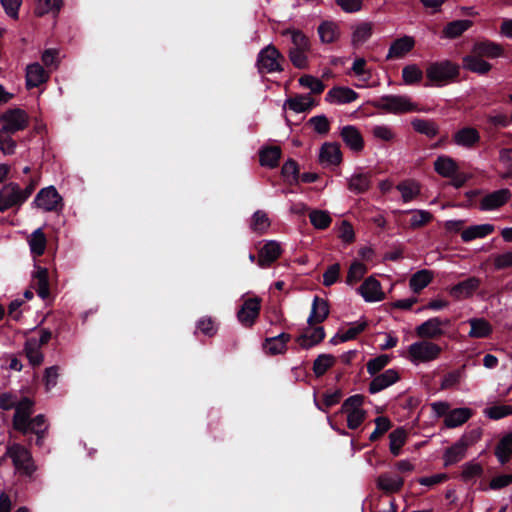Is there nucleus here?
Instances as JSON below:
<instances>
[{"mask_svg": "<svg viewBox=\"0 0 512 512\" xmlns=\"http://www.w3.org/2000/svg\"><path fill=\"white\" fill-rule=\"evenodd\" d=\"M290 340V335L287 333H281L277 336L267 338L263 345L266 353L270 355L282 354L286 350V345Z\"/></svg>", "mask_w": 512, "mask_h": 512, "instance_id": "28", "label": "nucleus"}, {"mask_svg": "<svg viewBox=\"0 0 512 512\" xmlns=\"http://www.w3.org/2000/svg\"><path fill=\"white\" fill-rule=\"evenodd\" d=\"M458 66L448 60L429 65L426 74L430 81L436 84L445 83L458 75Z\"/></svg>", "mask_w": 512, "mask_h": 512, "instance_id": "6", "label": "nucleus"}, {"mask_svg": "<svg viewBox=\"0 0 512 512\" xmlns=\"http://www.w3.org/2000/svg\"><path fill=\"white\" fill-rule=\"evenodd\" d=\"M400 376L397 370L387 369L383 373L376 375L369 384L371 394L378 393L399 380Z\"/></svg>", "mask_w": 512, "mask_h": 512, "instance_id": "16", "label": "nucleus"}, {"mask_svg": "<svg viewBox=\"0 0 512 512\" xmlns=\"http://www.w3.org/2000/svg\"><path fill=\"white\" fill-rule=\"evenodd\" d=\"M325 337V332L323 327H315L311 329V331H307L304 334H302L298 339L297 342L299 345L305 349H308L314 345H317L320 343Z\"/></svg>", "mask_w": 512, "mask_h": 512, "instance_id": "38", "label": "nucleus"}, {"mask_svg": "<svg viewBox=\"0 0 512 512\" xmlns=\"http://www.w3.org/2000/svg\"><path fill=\"white\" fill-rule=\"evenodd\" d=\"M298 81L300 86L309 89L312 93L315 94L322 93L325 88L323 82L312 75H303L299 78Z\"/></svg>", "mask_w": 512, "mask_h": 512, "instance_id": "56", "label": "nucleus"}, {"mask_svg": "<svg viewBox=\"0 0 512 512\" xmlns=\"http://www.w3.org/2000/svg\"><path fill=\"white\" fill-rule=\"evenodd\" d=\"M336 363V358L331 354L319 355L313 363V372L317 377L326 373Z\"/></svg>", "mask_w": 512, "mask_h": 512, "instance_id": "49", "label": "nucleus"}, {"mask_svg": "<svg viewBox=\"0 0 512 512\" xmlns=\"http://www.w3.org/2000/svg\"><path fill=\"white\" fill-rule=\"evenodd\" d=\"M371 186V177L369 173H354L348 179V188L354 193H364Z\"/></svg>", "mask_w": 512, "mask_h": 512, "instance_id": "37", "label": "nucleus"}, {"mask_svg": "<svg viewBox=\"0 0 512 512\" xmlns=\"http://www.w3.org/2000/svg\"><path fill=\"white\" fill-rule=\"evenodd\" d=\"M328 314L329 308L327 302L316 296L313 299L311 313L307 319V322L309 325L321 323L327 318Z\"/></svg>", "mask_w": 512, "mask_h": 512, "instance_id": "29", "label": "nucleus"}, {"mask_svg": "<svg viewBox=\"0 0 512 512\" xmlns=\"http://www.w3.org/2000/svg\"><path fill=\"white\" fill-rule=\"evenodd\" d=\"M358 291L367 302H378L384 299L381 284L373 277L367 278L358 288Z\"/></svg>", "mask_w": 512, "mask_h": 512, "instance_id": "19", "label": "nucleus"}, {"mask_svg": "<svg viewBox=\"0 0 512 512\" xmlns=\"http://www.w3.org/2000/svg\"><path fill=\"white\" fill-rule=\"evenodd\" d=\"M415 46V39L405 35L393 41L389 47L387 59H401L405 57Z\"/></svg>", "mask_w": 512, "mask_h": 512, "instance_id": "17", "label": "nucleus"}, {"mask_svg": "<svg viewBox=\"0 0 512 512\" xmlns=\"http://www.w3.org/2000/svg\"><path fill=\"white\" fill-rule=\"evenodd\" d=\"M472 416V410L466 407L450 410L444 418V424L447 428H456L467 422Z\"/></svg>", "mask_w": 512, "mask_h": 512, "instance_id": "27", "label": "nucleus"}, {"mask_svg": "<svg viewBox=\"0 0 512 512\" xmlns=\"http://www.w3.org/2000/svg\"><path fill=\"white\" fill-rule=\"evenodd\" d=\"M371 104L376 109L394 115L420 111L418 104L408 95H383Z\"/></svg>", "mask_w": 512, "mask_h": 512, "instance_id": "2", "label": "nucleus"}, {"mask_svg": "<svg viewBox=\"0 0 512 512\" xmlns=\"http://www.w3.org/2000/svg\"><path fill=\"white\" fill-rule=\"evenodd\" d=\"M366 272H367L366 266L359 261H355L351 264V266L348 270L346 282L348 284H354V283L360 281Z\"/></svg>", "mask_w": 512, "mask_h": 512, "instance_id": "59", "label": "nucleus"}, {"mask_svg": "<svg viewBox=\"0 0 512 512\" xmlns=\"http://www.w3.org/2000/svg\"><path fill=\"white\" fill-rule=\"evenodd\" d=\"M270 227V220L267 216V214L262 211L258 210L253 214L251 228L258 233L265 232Z\"/></svg>", "mask_w": 512, "mask_h": 512, "instance_id": "58", "label": "nucleus"}, {"mask_svg": "<svg viewBox=\"0 0 512 512\" xmlns=\"http://www.w3.org/2000/svg\"><path fill=\"white\" fill-rule=\"evenodd\" d=\"M34 285L39 297L45 299L49 295L48 271L42 267H36Z\"/></svg>", "mask_w": 512, "mask_h": 512, "instance_id": "41", "label": "nucleus"}, {"mask_svg": "<svg viewBox=\"0 0 512 512\" xmlns=\"http://www.w3.org/2000/svg\"><path fill=\"white\" fill-rule=\"evenodd\" d=\"M472 24V21L469 19L452 21L445 26L443 30V36L449 39L456 38L467 31L472 26Z\"/></svg>", "mask_w": 512, "mask_h": 512, "instance_id": "39", "label": "nucleus"}, {"mask_svg": "<svg viewBox=\"0 0 512 512\" xmlns=\"http://www.w3.org/2000/svg\"><path fill=\"white\" fill-rule=\"evenodd\" d=\"M309 49H290L289 57L297 68H305L308 64L307 51Z\"/></svg>", "mask_w": 512, "mask_h": 512, "instance_id": "64", "label": "nucleus"}, {"mask_svg": "<svg viewBox=\"0 0 512 512\" xmlns=\"http://www.w3.org/2000/svg\"><path fill=\"white\" fill-rule=\"evenodd\" d=\"M33 406L34 402L28 398H24L19 401L13 417V427L23 434H27L29 432L35 433L40 439L43 437L48 425L44 416L41 414L30 419V415L33 412Z\"/></svg>", "mask_w": 512, "mask_h": 512, "instance_id": "1", "label": "nucleus"}, {"mask_svg": "<svg viewBox=\"0 0 512 512\" xmlns=\"http://www.w3.org/2000/svg\"><path fill=\"white\" fill-rule=\"evenodd\" d=\"M281 149L278 146L265 147L260 151V163L262 166L274 168L278 165Z\"/></svg>", "mask_w": 512, "mask_h": 512, "instance_id": "42", "label": "nucleus"}, {"mask_svg": "<svg viewBox=\"0 0 512 512\" xmlns=\"http://www.w3.org/2000/svg\"><path fill=\"white\" fill-rule=\"evenodd\" d=\"M2 128L7 133H15L23 130L28 124V115L22 109H10L3 113L0 117Z\"/></svg>", "mask_w": 512, "mask_h": 512, "instance_id": "10", "label": "nucleus"}, {"mask_svg": "<svg viewBox=\"0 0 512 512\" xmlns=\"http://www.w3.org/2000/svg\"><path fill=\"white\" fill-rule=\"evenodd\" d=\"M484 414L490 419H501L512 414V405H499L486 408Z\"/></svg>", "mask_w": 512, "mask_h": 512, "instance_id": "62", "label": "nucleus"}, {"mask_svg": "<svg viewBox=\"0 0 512 512\" xmlns=\"http://www.w3.org/2000/svg\"><path fill=\"white\" fill-rule=\"evenodd\" d=\"M261 299L251 297L246 299L237 312L238 321L245 327H251L259 316Z\"/></svg>", "mask_w": 512, "mask_h": 512, "instance_id": "12", "label": "nucleus"}, {"mask_svg": "<svg viewBox=\"0 0 512 512\" xmlns=\"http://www.w3.org/2000/svg\"><path fill=\"white\" fill-rule=\"evenodd\" d=\"M25 352L32 365H39L42 362L43 355L40 351V341L36 338H29L26 341Z\"/></svg>", "mask_w": 512, "mask_h": 512, "instance_id": "48", "label": "nucleus"}, {"mask_svg": "<svg viewBox=\"0 0 512 512\" xmlns=\"http://www.w3.org/2000/svg\"><path fill=\"white\" fill-rule=\"evenodd\" d=\"M33 204L45 212L58 211L63 207L62 197L54 186L41 189L37 193Z\"/></svg>", "mask_w": 512, "mask_h": 512, "instance_id": "7", "label": "nucleus"}, {"mask_svg": "<svg viewBox=\"0 0 512 512\" xmlns=\"http://www.w3.org/2000/svg\"><path fill=\"white\" fill-rule=\"evenodd\" d=\"M468 323L470 324L468 335L471 338H486L492 333L491 324L484 318H471Z\"/></svg>", "mask_w": 512, "mask_h": 512, "instance_id": "32", "label": "nucleus"}, {"mask_svg": "<svg viewBox=\"0 0 512 512\" xmlns=\"http://www.w3.org/2000/svg\"><path fill=\"white\" fill-rule=\"evenodd\" d=\"M468 447L469 443L466 439L461 438L456 441L445 451L443 455L444 465L449 466L462 460L466 455Z\"/></svg>", "mask_w": 512, "mask_h": 512, "instance_id": "23", "label": "nucleus"}, {"mask_svg": "<svg viewBox=\"0 0 512 512\" xmlns=\"http://www.w3.org/2000/svg\"><path fill=\"white\" fill-rule=\"evenodd\" d=\"M348 75L357 78L355 84L358 88L375 87L378 83L372 80V70L367 66L366 60L362 57L354 59Z\"/></svg>", "mask_w": 512, "mask_h": 512, "instance_id": "11", "label": "nucleus"}, {"mask_svg": "<svg viewBox=\"0 0 512 512\" xmlns=\"http://www.w3.org/2000/svg\"><path fill=\"white\" fill-rule=\"evenodd\" d=\"M422 78L423 72L416 64L406 65L402 69V79L406 85L419 83Z\"/></svg>", "mask_w": 512, "mask_h": 512, "instance_id": "53", "label": "nucleus"}, {"mask_svg": "<svg viewBox=\"0 0 512 512\" xmlns=\"http://www.w3.org/2000/svg\"><path fill=\"white\" fill-rule=\"evenodd\" d=\"M281 253L282 248L279 242L275 240L267 241L259 251L258 265L261 267L270 265L278 259Z\"/></svg>", "mask_w": 512, "mask_h": 512, "instance_id": "22", "label": "nucleus"}, {"mask_svg": "<svg viewBox=\"0 0 512 512\" xmlns=\"http://www.w3.org/2000/svg\"><path fill=\"white\" fill-rule=\"evenodd\" d=\"M284 35H289L293 43V49H309L308 38L299 30H286Z\"/></svg>", "mask_w": 512, "mask_h": 512, "instance_id": "61", "label": "nucleus"}, {"mask_svg": "<svg viewBox=\"0 0 512 512\" xmlns=\"http://www.w3.org/2000/svg\"><path fill=\"white\" fill-rule=\"evenodd\" d=\"M314 106V101L310 95H298L288 98L284 103V109L289 108L295 113L309 111Z\"/></svg>", "mask_w": 512, "mask_h": 512, "instance_id": "33", "label": "nucleus"}, {"mask_svg": "<svg viewBox=\"0 0 512 512\" xmlns=\"http://www.w3.org/2000/svg\"><path fill=\"white\" fill-rule=\"evenodd\" d=\"M374 139L383 142H393L396 138L395 130L388 124H377L371 128Z\"/></svg>", "mask_w": 512, "mask_h": 512, "instance_id": "47", "label": "nucleus"}, {"mask_svg": "<svg viewBox=\"0 0 512 512\" xmlns=\"http://www.w3.org/2000/svg\"><path fill=\"white\" fill-rule=\"evenodd\" d=\"M512 454V433L505 435L495 449V455L501 464H505Z\"/></svg>", "mask_w": 512, "mask_h": 512, "instance_id": "46", "label": "nucleus"}, {"mask_svg": "<svg viewBox=\"0 0 512 512\" xmlns=\"http://www.w3.org/2000/svg\"><path fill=\"white\" fill-rule=\"evenodd\" d=\"M390 451L394 456H398L400 454L402 446L406 441V432L402 428H398L390 433Z\"/></svg>", "mask_w": 512, "mask_h": 512, "instance_id": "54", "label": "nucleus"}, {"mask_svg": "<svg viewBox=\"0 0 512 512\" xmlns=\"http://www.w3.org/2000/svg\"><path fill=\"white\" fill-rule=\"evenodd\" d=\"M435 171L443 177H452L458 171L457 163L449 156H439L434 162Z\"/></svg>", "mask_w": 512, "mask_h": 512, "instance_id": "36", "label": "nucleus"}, {"mask_svg": "<svg viewBox=\"0 0 512 512\" xmlns=\"http://www.w3.org/2000/svg\"><path fill=\"white\" fill-rule=\"evenodd\" d=\"M511 198L509 189L503 188L485 195L480 201V209L492 211L503 206Z\"/></svg>", "mask_w": 512, "mask_h": 512, "instance_id": "14", "label": "nucleus"}, {"mask_svg": "<svg viewBox=\"0 0 512 512\" xmlns=\"http://www.w3.org/2000/svg\"><path fill=\"white\" fill-rule=\"evenodd\" d=\"M480 139L479 131L470 126L460 128L452 136L453 143L464 149L474 148L480 142Z\"/></svg>", "mask_w": 512, "mask_h": 512, "instance_id": "13", "label": "nucleus"}, {"mask_svg": "<svg viewBox=\"0 0 512 512\" xmlns=\"http://www.w3.org/2000/svg\"><path fill=\"white\" fill-rule=\"evenodd\" d=\"M471 52L476 53L480 57L498 58L503 54V48L500 44L485 40L475 43Z\"/></svg>", "mask_w": 512, "mask_h": 512, "instance_id": "25", "label": "nucleus"}, {"mask_svg": "<svg viewBox=\"0 0 512 512\" xmlns=\"http://www.w3.org/2000/svg\"><path fill=\"white\" fill-rule=\"evenodd\" d=\"M451 321L447 318L432 317L415 328L418 337L430 340L445 334V327L450 326Z\"/></svg>", "mask_w": 512, "mask_h": 512, "instance_id": "8", "label": "nucleus"}, {"mask_svg": "<svg viewBox=\"0 0 512 512\" xmlns=\"http://www.w3.org/2000/svg\"><path fill=\"white\" fill-rule=\"evenodd\" d=\"M282 176L289 184L299 183V170L295 161L288 160L282 167Z\"/></svg>", "mask_w": 512, "mask_h": 512, "instance_id": "55", "label": "nucleus"}, {"mask_svg": "<svg viewBox=\"0 0 512 512\" xmlns=\"http://www.w3.org/2000/svg\"><path fill=\"white\" fill-rule=\"evenodd\" d=\"M483 472L482 466L476 461H470L462 467V478L465 481L473 480L479 477Z\"/></svg>", "mask_w": 512, "mask_h": 512, "instance_id": "60", "label": "nucleus"}, {"mask_svg": "<svg viewBox=\"0 0 512 512\" xmlns=\"http://www.w3.org/2000/svg\"><path fill=\"white\" fill-rule=\"evenodd\" d=\"M6 456L11 459L16 474L30 477L36 471L30 451L21 444L13 443L8 445Z\"/></svg>", "mask_w": 512, "mask_h": 512, "instance_id": "3", "label": "nucleus"}, {"mask_svg": "<svg viewBox=\"0 0 512 512\" xmlns=\"http://www.w3.org/2000/svg\"><path fill=\"white\" fill-rule=\"evenodd\" d=\"M309 219L313 227L319 230L328 228L332 222L330 214L324 210H312Z\"/></svg>", "mask_w": 512, "mask_h": 512, "instance_id": "50", "label": "nucleus"}, {"mask_svg": "<svg viewBox=\"0 0 512 512\" xmlns=\"http://www.w3.org/2000/svg\"><path fill=\"white\" fill-rule=\"evenodd\" d=\"M358 93L353 89L345 86H338L330 89L326 94L325 100L333 104H347L355 101Z\"/></svg>", "mask_w": 512, "mask_h": 512, "instance_id": "20", "label": "nucleus"}, {"mask_svg": "<svg viewBox=\"0 0 512 512\" xmlns=\"http://www.w3.org/2000/svg\"><path fill=\"white\" fill-rule=\"evenodd\" d=\"M372 24L363 22L355 25L352 32V45L361 46L364 44L372 35Z\"/></svg>", "mask_w": 512, "mask_h": 512, "instance_id": "40", "label": "nucleus"}, {"mask_svg": "<svg viewBox=\"0 0 512 512\" xmlns=\"http://www.w3.org/2000/svg\"><path fill=\"white\" fill-rule=\"evenodd\" d=\"M462 64L464 69L481 75L488 73L492 68L489 62L473 52L463 57Z\"/></svg>", "mask_w": 512, "mask_h": 512, "instance_id": "24", "label": "nucleus"}, {"mask_svg": "<svg viewBox=\"0 0 512 512\" xmlns=\"http://www.w3.org/2000/svg\"><path fill=\"white\" fill-rule=\"evenodd\" d=\"M377 487L386 493H395L403 486V479L398 475L382 474L377 478Z\"/></svg>", "mask_w": 512, "mask_h": 512, "instance_id": "30", "label": "nucleus"}, {"mask_svg": "<svg viewBox=\"0 0 512 512\" xmlns=\"http://www.w3.org/2000/svg\"><path fill=\"white\" fill-rule=\"evenodd\" d=\"M407 352L410 362L418 365L437 360L441 355L442 348L437 343L422 338L410 344Z\"/></svg>", "mask_w": 512, "mask_h": 512, "instance_id": "4", "label": "nucleus"}, {"mask_svg": "<svg viewBox=\"0 0 512 512\" xmlns=\"http://www.w3.org/2000/svg\"><path fill=\"white\" fill-rule=\"evenodd\" d=\"M284 57L273 45L263 48L257 57V67L261 73H273L282 71Z\"/></svg>", "mask_w": 512, "mask_h": 512, "instance_id": "5", "label": "nucleus"}, {"mask_svg": "<svg viewBox=\"0 0 512 512\" xmlns=\"http://www.w3.org/2000/svg\"><path fill=\"white\" fill-rule=\"evenodd\" d=\"M411 125L416 132L425 134L428 137H434L438 133L437 125L430 120L416 118L411 121Z\"/></svg>", "mask_w": 512, "mask_h": 512, "instance_id": "51", "label": "nucleus"}, {"mask_svg": "<svg viewBox=\"0 0 512 512\" xmlns=\"http://www.w3.org/2000/svg\"><path fill=\"white\" fill-rule=\"evenodd\" d=\"M410 227L413 229L424 226L432 220V214L426 210H410Z\"/></svg>", "mask_w": 512, "mask_h": 512, "instance_id": "57", "label": "nucleus"}, {"mask_svg": "<svg viewBox=\"0 0 512 512\" xmlns=\"http://www.w3.org/2000/svg\"><path fill=\"white\" fill-rule=\"evenodd\" d=\"M433 273L430 270H420L412 275L409 285L412 291L419 292L430 284Z\"/></svg>", "mask_w": 512, "mask_h": 512, "instance_id": "44", "label": "nucleus"}, {"mask_svg": "<svg viewBox=\"0 0 512 512\" xmlns=\"http://www.w3.org/2000/svg\"><path fill=\"white\" fill-rule=\"evenodd\" d=\"M46 237L41 228L36 229L28 238L30 251L35 256H40L46 248Z\"/></svg>", "mask_w": 512, "mask_h": 512, "instance_id": "43", "label": "nucleus"}, {"mask_svg": "<svg viewBox=\"0 0 512 512\" xmlns=\"http://www.w3.org/2000/svg\"><path fill=\"white\" fill-rule=\"evenodd\" d=\"M319 161L324 167L339 165L342 161L340 146L336 143H324L319 151Z\"/></svg>", "mask_w": 512, "mask_h": 512, "instance_id": "15", "label": "nucleus"}, {"mask_svg": "<svg viewBox=\"0 0 512 512\" xmlns=\"http://www.w3.org/2000/svg\"><path fill=\"white\" fill-rule=\"evenodd\" d=\"M341 137L349 149L354 152H361L364 148V139L355 126L347 125L341 129Z\"/></svg>", "mask_w": 512, "mask_h": 512, "instance_id": "21", "label": "nucleus"}, {"mask_svg": "<svg viewBox=\"0 0 512 512\" xmlns=\"http://www.w3.org/2000/svg\"><path fill=\"white\" fill-rule=\"evenodd\" d=\"M367 323L364 320H359L351 324V326L345 330L337 333L332 339L331 343L339 344L354 339L359 333H361Z\"/></svg>", "mask_w": 512, "mask_h": 512, "instance_id": "35", "label": "nucleus"}, {"mask_svg": "<svg viewBox=\"0 0 512 512\" xmlns=\"http://www.w3.org/2000/svg\"><path fill=\"white\" fill-rule=\"evenodd\" d=\"M397 190L400 192L403 202L407 203L419 195L420 185L413 180H407L398 184Z\"/></svg>", "mask_w": 512, "mask_h": 512, "instance_id": "45", "label": "nucleus"}, {"mask_svg": "<svg viewBox=\"0 0 512 512\" xmlns=\"http://www.w3.org/2000/svg\"><path fill=\"white\" fill-rule=\"evenodd\" d=\"M390 362L388 355H380L368 361L367 371L370 375H375Z\"/></svg>", "mask_w": 512, "mask_h": 512, "instance_id": "63", "label": "nucleus"}, {"mask_svg": "<svg viewBox=\"0 0 512 512\" xmlns=\"http://www.w3.org/2000/svg\"><path fill=\"white\" fill-rule=\"evenodd\" d=\"M493 231L494 226L488 223L473 225L462 231L461 238L464 242H469L474 239L483 238L491 234Z\"/></svg>", "mask_w": 512, "mask_h": 512, "instance_id": "34", "label": "nucleus"}, {"mask_svg": "<svg viewBox=\"0 0 512 512\" xmlns=\"http://www.w3.org/2000/svg\"><path fill=\"white\" fill-rule=\"evenodd\" d=\"M27 200V194H22V189L16 183H8L0 190V212L12 207L20 206Z\"/></svg>", "mask_w": 512, "mask_h": 512, "instance_id": "9", "label": "nucleus"}, {"mask_svg": "<svg viewBox=\"0 0 512 512\" xmlns=\"http://www.w3.org/2000/svg\"><path fill=\"white\" fill-rule=\"evenodd\" d=\"M48 79V74L39 63H33L26 68V85L28 88L37 87Z\"/></svg>", "mask_w": 512, "mask_h": 512, "instance_id": "26", "label": "nucleus"}, {"mask_svg": "<svg viewBox=\"0 0 512 512\" xmlns=\"http://www.w3.org/2000/svg\"><path fill=\"white\" fill-rule=\"evenodd\" d=\"M480 280L476 277H470L449 288V294L457 299H466L471 297L479 288Z\"/></svg>", "mask_w": 512, "mask_h": 512, "instance_id": "18", "label": "nucleus"}, {"mask_svg": "<svg viewBox=\"0 0 512 512\" xmlns=\"http://www.w3.org/2000/svg\"><path fill=\"white\" fill-rule=\"evenodd\" d=\"M318 34L322 43H333L340 36L339 25L334 21H323L318 27Z\"/></svg>", "mask_w": 512, "mask_h": 512, "instance_id": "31", "label": "nucleus"}, {"mask_svg": "<svg viewBox=\"0 0 512 512\" xmlns=\"http://www.w3.org/2000/svg\"><path fill=\"white\" fill-rule=\"evenodd\" d=\"M62 0H35V13L39 16L55 14L60 10Z\"/></svg>", "mask_w": 512, "mask_h": 512, "instance_id": "52", "label": "nucleus"}]
</instances>
